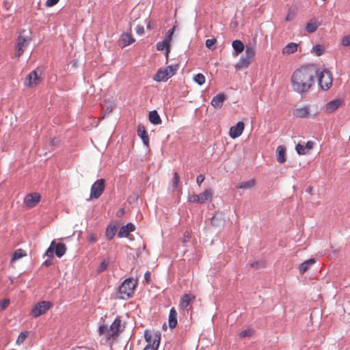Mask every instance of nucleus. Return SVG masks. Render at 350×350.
<instances>
[{"instance_id": "423d86ee", "label": "nucleus", "mask_w": 350, "mask_h": 350, "mask_svg": "<svg viewBox=\"0 0 350 350\" xmlns=\"http://www.w3.org/2000/svg\"><path fill=\"white\" fill-rule=\"evenodd\" d=\"M319 85L323 90H329L332 85L333 77L332 72L327 69H318Z\"/></svg>"}, {"instance_id": "a18cd8bd", "label": "nucleus", "mask_w": 350, "mask_h": 350, "mask_svg": "<svg viewBox=\"0 0 350 350\" xmlns=\"http://www.w3.org/2000/svg\"><path fill=\"white\" fill-rule=\"evenodd\" d=\"M189 201L194 203H200V198L198 194L189 196Z\"/></svg>"}, {"instance_id": "1a4fd4ad", "label": "nucleus", "mask_w": 350, "mask_h": 350, "mask_svg": "<svg viewBox=\"0 0 350 350\" xmlns=\"http://www.w3.org/2000/svg\"><path fill=\"white\" fill-rule=\"evenodd\" d=\"M31 38L29 36H23L20 35L16 44L15 55L17 57H20L24 51L27 49V46L30 44Z\"/></svg>"}, {"instance_id": "dca6fc26", "label": "nucleus", "mask_w": 350, "mask_h": 350, "mask_svg": "<svg viewBox=\"0 0 350 350\" xmlns=\"http://www.w3.org/2000/svg\"><path fill=\"white\" fill-rule=\"evenodd\" d=\"M196 299V296L192 294H184L180 299L179 307L183 310H189L187 307L190 303Z\"/></svg>"}, {"instance_id": "5fc2aeb1", "label": "nucleus", "mask_w": 350, "mask_h": 350, "mask_svg": "<svg viewBox=\"0 0 350 350\" xmlns=\"http://www.w3.org/2000/svg\"><path fill=\"white\" fill-rule=\"evenodd\" d=\"M262 264V263L260 262H256L252 263L251 267H255V268H258L260 267V265Z\"/></svg>"}, {"instance_id": "f257e3e1", "label": "nucleus", "mask_w": 350, "mask_h": 350, "mask_svg": "<svg viewBox=\"0 0 350 350\" xmlns=\"http://www.w3.org/2000/svg\"><path fill=\"white\" fill-rule=\"evenodd\" d=\"M318 68L314 64L301 66L296 69L291 77L293 91L303 94L314 85Z\"/></svg>"}, {"instance_id": "79ce46f5", "label": "nucleus", "mask_w": 350, "mask_h": 350, "mask_svg": "<svg viewBox=\"0 0 350 350\" xmlns=\"http://www.w3.org/2000/svg\"><path fill=\"white\" fill-rule=\"evenodd\" d=\"M252 334H253V331L252 329H247V330H244V331H242L241 332H240L239 336L241 338H245L247 336H252Z\"/></svg>"}, {"instance_id": "20e7f679", "label": "nucleus", "mask_w": 350, "mask_h": 350, "mask_svg": "<svg viewBox=\"0 0 350 350\" xmlns=\"http://www.w3.org/2000/svg\"><path fill=\"white\" fill-rule=\"evenodd\" d=\"M135 287L136 281L134 279H126L119 287V298L122 299L131 298L134 294Z\"/></svg>"}, {"instance_id": "8fccbe9b", "label": "nucleus", "mask_w": 350, "mask_h": 350, "mask_svg": "<svg viewBox=\"0 0 350 350\" xmlns=\"http://www.w3.org/2000/svg\"><path fill=\"white\" fill-rule=\"evenodd\" d=\"M191 232H185V234H184V238H183V242H187L188 240L190 239L191 238Z\"/></svg>"}, {"instance_id": "6ab92c4d", "label": "nucleus", "mask_w": 350, "mask_h": 350, "mask_svg": "<svg viewBox=\"0 0 350 350\" xmlns=\"http://www.w3.org/2000/svg\"><path fill=\"white\" fill-rule=\"evenodd\" d=\"M137 135L142 139L144 145L148 147L149 145V137L144 126L142 124L138 125Z\"/></svg>"}, {"instance_id": "7ed1b4c3", "label": "nucleus", "mask_w": 350, "mask_h": 350, "mask_svg": "<svg viewBox=\"0 0 350 350\" xmlns=\"http://www.w3.org/2000/svg\"><path fill=\"white\" fill-rule=\"evenodd\" d=\"M255 55L256 47L252 44H247L244 53L236 64V68L237 69L247 68L254 61Z\"/></svg>"}, {"instance_id": "2f4dec72", "label": "nucleus", "mask_w": 350, "mask_h": 350, "mask_svg": "<svg viewBox=\"0 0 350 350\" xmlns=\"http://www.w3.org/2000/svg\"><path fill=\"white\" fill-rule=\"evenodd\" d=\"M117 231V228L115 226H109L106 229L105 236L108 240H111Z\"/></svg>"}, {"instance_id": "0eeeda50", "label": "nucleus", "mask_w": 350, "mask_h": 350, "mask_svg": "<svg viewBox=\"0 0 350 350\" xmlns=\"http://www.w3.org/2000/svg\"><path fill=\"white\" fill-rule=\"evenodd\" d=\"M66 247L65 244L62 243H56L55 241H53L49 248L46 250L45 255L49 258H53L54 254H55L57 257L61 258L66 254Z\"/></svg>"}, {"instance_id": "c9c22d12", "label": "nucleus", "mask_w": 350, "mask_h": 350, "mask_svg": "<svg viewBox=\"0 0 350 350\" xmlns=\"http://www.w3.org/2000/svg\"><path fill=\"white\" fill-rule=\"evenodd\" d=\"M216 42H217V40L215 38L208 39L206 40V43H205L206 46L208 49L213 51L215 49V45L216 44Z\"/></svg>"}, {"instance_id": "5701e85b", "label": "nucleus", "mask_w": 350, "mask_h": 350, "mask_svg": "<svg viewBox=\"0 0 350 350\" xmlns=\"http://www.w3.org/2000/svg\"><path fill=\"white\" fill-rule=\"evenodd\" d=\"M168 323L170 327L172 329L175 328L177 325V312L174 307L170 310Z\"/></svg>"}, {"instance_id": "4468645a", "label": "nucleus", "mask_w": 350, "mask_h": 350, "mask_svg": "<svg viewBox=\"0 0 350 350\" xmlns=\"http://www.w3.org/2000/svg\"><path fill=\"white\" fill-rule=\"evenodd\" d=\"M245 128V124L243 122H239L235 126H232L229 131V135L232 139L239 137Z\"/></svg>"}, {"instance_id": "f3484780", "label": "nucleus", "mask_w": 350, "mask_h": 350, "mask_svg": "<svg viewBox=\"0 0 350 350\" xmlns=\"http://www.w3.org/2000/svg\"><path fill=\"white\" fill-rule=\"evenodd\" d=\"M343 100L342 99H335L327 103L325 106V110L327 113H333L340 106L342 105Z\"/></svg>"}, {"instance_id": "c756f323", "label": "nucleus", "mask_w": 350, "mask_h": 350, "mask_svg": "<svg viewBox=\"0 0 350 350\" xmlns=\"http://www.w3.org/2000/svg\"><path fill=\"white\" fill-rule=\"evenodd\" d=\"M148 118L153 124H159L161 123V118L156 110L151 111L149 113Z\"/></svg>"}, {"instance_id": "4be33fe9", "label": "nucleus", "mask_w": 350, "mask_h": 350, "mask_svg": "<svg viewBox=\"0 0 350 350\" xmlns=\"http://www.w3.org/2000/svg\"><path fill=\"white\" fill-rule=\"evenodd\" d=\"M234 52L232 53L233 56L236 57L245 49L243 43L239 40H235L232 43Z\"/></svg>"}, {"instance_id": "37998d69", "label": "nucleus", "mask_w": 350, "mask_h": 350, "mask_svg": "<svg viewBox=\"0 0 350 350\" xmlns=\"http://www.w3.org/2000/svg\"><path fill=\"white\" fill-rule=\"evenodd\" d=\"M180 181V176L177 172L174 174V178L172 180V185L174 187H176Z\"/></svg>"}, {"instance_id": "f704fd0d", "label": "nucleus", "mask_w": 350, "mask_h": 350, "mask_svg": "<svg viewBox=\"0 0 350 350\" xmlns=\"http://www.w3.org/2000/svg\"><path fill=\"white\" fill-rule=\"evenodd\" d=\"M193 81L200 85L205 83V77L204 75L199 73L193 77Z\"/></svg>"}, {"instance_id": "e433bc0d", "label": "nucleus", "mask_w": 350, "mask_h": 350, "mask_svg": "<svg viewBox=\"0 0 350 350\" xmlns=\"http://www.w3.org/2000/svg\"><path fill=\"white\" fill-rule=\"evenodd\" d=\"M295 148L299 154H306L308 152L306 148V146H304L300 144H297Z\"/></svg>"}, {"instance_id": "7c9ffc66", "label": "nucleus", "mask_w": 350, "mask_h": 350, "mask_svg": "<svg viewBox=\"0 0 350 350\" xmlns=\"http://www.w3.org/2000/svg\"><path fill=\"white\" fill-rule=\"evenodd\" d=\"M256 185V181L254 179H250L247 181H243L239 183L237 186L238 189H250L253 188Z\"/></svg>"}, {"instance_id": "052dcab7", "label": "nucleus", "mask_w": 350, "mask_h": 350, "mask_svg": "<svg viewBox=\"0 0 350 350\" xmlns=\"http://www.w3.org/2000/svg\"><path fill=\"white\" fill-rule=\"evenodd\" d=\"M147 27H148V28H150V23L147 25Z\"/></svg>"}, {"instance_id": "603ef678", "label": "nucleus", "mask_w": 350, "mask_h": 350, "mask_svg": "<svg viewBox=\"0 0 350 350\" xmlns=\"http://www.w3.org/2000/svg\"><path fill=\"white\" fill-rule=\"evenodd\" d=\"M144 279L146 281L147 283H150V273L149 271H147L144 274Z\"/></svg>"}, {"instance_id": "393cba45", "label": "nucleus", "mask_w": 350, "mask_h": 350, "mask_svg": "<svg viewBox=\"0 0 350 350\" xmlns=\"http://www.w3.org/2000/svg\"><path fill=\"white\" fill-rule=\"evenodd\" d=\"M298 46L299 44L297 43H288L282 49V54L289 55L291 54L295 53L297 51Z\"/></svg>"}, {"instance_id": "ea45409f", "label": "nucleus", "mask_w": 350, "mask_h": 350, "mask_svg": "<svg viewBox=\"0 0 350 350\" xmlns=\"http://www.w3.org/2000/svg\"><path fill=\"white\" fill-rule=\"evenodd\" d=\"M108 266H109V261L107 260H103L98 268V272L104 271L105 270L107 269Z\"/></svg>"}, {"instance_id": "2eb2a0df", "label": "nucleus", "mask_w": 350, "mask_h": 350, "mask_svg": "<svg viewBox=\"0 0 350 350\" xmlns=\"http://www.w3.org/2000/svg\"><path fill=\"white\" fill-rule=\"evenodd\" d=\"M293 115L299 118H306L310 116V107L308 105L303 106L295 109L293 111Z\"/></svg>"}, {"instance_id": "4c0bfd02", "label": "nucleus", "mask_w": 350, "mask_h": 350, "mask_svg": "<svg viewBox=\"0 0 350 350\" xmlns=\"http://www.w3.org/2000/svg\"><path fill=\"white\" fill-rule=\"evenodd\" d=\"M27 336H28L27 332L21 333L16 340V344L21 345L22 343H23Z\"/></svg>"}, {"instance_id": "412c9836", "label": "nucleus", "mask_w": 350, "mask_h": 350, "mask_svg": "<svg viewBox=\"0 0 350 350\" xmlns=\"http://www.w3.org/2000/svg\"><path fill=\"white\" fill-rule=\"evenodd\" d=\"M225 100V95L223 93H220L214 96L211 100V105L216 108L219 109L222 107L223 103Z\"/></svg>"}, {"instance_id": "de8ad7c7", "label": "nucleus", "mask_w": 350, "mask_h": 350, "mask_svg": "<svg viewBox=\"0 0 350 350\" xmlns=\"http://www.w3.org/2000/svg\"><path fill=\"white\" fill-rule=\"evenodd\" d=\"M205 177L203 174H200L196 178V183L198 185V186H200L204 180Z\"/></svg>"}, {"instance_id": "58836bf2", "label": "nucleus", "mask_w": 350, "mask_h": 350, "mask_svg": "<svg viewBox=\"0 0 350 350\" xmlns=\"http://www.w3.org/2000/svg\"><path fill=\"white\" fill-rule=\"evenodd\" d=\"M175 28H176V26H174L172 29H169L166 33L165 37L164 38V40H166L170 44L172 40V38L174 34V32L175 31Z\"/></svg>"}, {"instance_id": "a211bd4d", "label": "nucleus", "mask_w": 350, "mask_h": 350, "mask_svg": "<svg viewBox=\"0 0 350 350\" xmlns=\"http://www.w3.org/2000/svg\"><path fill=\"white\" fill-rule=\"evenodd\" d=\"M135 230L134 224L132 223H128L126 225L123 226L120 228L118 236L119 237H127L130 232H133Z\"/></svg>"}, {"instance_id": "9d476101", "label": "nucleus", "mask_w": 350, "mask_h": 350, "mask_svg": "<svg viewBox=\"0 0 350 350\" xmlns=\"http://www.w3.org/2000/svg\"><path fill=\"white\" fill-rule=\"evenodd\" d=\"M105 180H97L91 187L90 199H98L105 190Z\"/></svg>"}, {"instance_id": "09e8293b", "label": "nucleus", "mask_w": 350, "mask_h": 350, "mask_svg": "<svg viewBox=\"0 0 350 350\" xmlns=\"http://www.w3.org/2000/svg\"><path fill=\"white\" fill-rule=\"evenodd\" d=\"M136 33L139 35H143L144 33V29L142 25H137L135 28Z\"/></svg>"}, {"instance_id": "a19ab883", "label": "nucleus", "mask_w": 350, "mask_h": 350, "mask_svg": "<svg viewBox=\"0 0 350 350\" xmlns=\"http://www.w3.org/2000/svg\"><path fill=\"white\" fill-rule=\"evenodd\" d=\"M341 44L343 46H350V34L342 37V38L341 39Z\"/></svg>"}, {"instance_id": "6e6d98bb", "label": "nucleus", "mask_w": 350, "mask_h": 350, "mask_svg": "<svg viewBox=\"0 0 350 350\" xmlns=\"http://www.w3.org/2000/svg\"><path fill=\"white\" fill-rule=\"evenodd\" d=\"M88 240L90 242L94 243L96 241V238L94 235L92 234L89 237Z\"/></svg>"}, {"instance_id": "f8f14e48", "label": "nucleus", "mask_w": 350, "mask_h": 350, "mask_svg": "<svg viewBox=\"0 0 350 350\" xmlns=\"http://www.w3.org/2000/svg\"><path fill=\"white\" fill-rule=\"evenodd\" d=\"M41 199V196L39 193H31L27 195L24 199V203L29 208L34 207Z\"/></svg>"}, {"instance_id": "4d7b16f0", "label": "nucleus", "mask_w": 350, "mask_h": 350, "mask_svg": "<svg viewBox=\"0 0 350 350\" xmlns=\"http://www.w3.org/2000/svg\"><path fill=\"white\" fill-rule=\"evenodd\" d=\"M51 261L50 260H46L44 261V265L46 267H49L51 265Z\"/></svg>"}, {"instance_id": "6e6552de", "label": "nucleus", "mask_w": 350, "mask_h": 350, "mask_svg": "<svg viewBox=\"0 0 350 350\" xmlns=\"http://www.w3.org/2000/svg\"><path fill=\"white\" fill-rule=\"evenodd\" d=\"M144 336L148 343L144 350H157L160 344L161 334L159 333L152 334L150 332H146Z\"/></svg>"}, {"instance_id": "a878e982", "label": "nucleus", "mask_w": 350, "mask_h": 350, "mask_svg": "<svg viewBox=\"0 0 350 350\" xmlns=\"http://www.w3.org/2000/svg\"><path fill=\"white\" fill-rule=\"evenodd\" d=\"M277 161L280 163H283L286 161V148L280 145L278 146L276 150Z\"/></svg>"}, {"instance_id": "3c124183", "label": "nucleus", "mask_w": 350, "mask_h": 350, "mask_svg": "<svg viewBox=\"0 0 350 350\" xmlns=\"http://www.w3.org/2000/svg\"><path fill=\"white\" fill-rule=\"evenodd\" d=\"M313 146H314V142H312V141H308V142L306 143V149H307L308 152L309 150H310L311 149H312Z\"/></svg>"}, {"instance_id": "49530a36", "label": "nucleus", "mask_w": 350, "mask_h": 350, "mask_svg": "<svg viewBox=\"0 0 350 350\" xmlns=\"http://www.w3.org/2000/svg\"><path fill=\"white\" fill-rule=\"evenodd\" d=\"M59 1V0H46L45 5L47 8H51L56 5Z\"/></svg>"}, {"instance_id": "13d9d810", "label": "nucleus", "mask_w": 350, "mask_h": 350, "mask_svg": "<svg viewBox=\"0 0 350 350\" xmlns=\"http://www.w3.org/2000/svg\"><path fill=\"white\" fill-rule=\"evenodd\" d=\"M312 188H308V189H307V191H308V193H310L312 192Z\"/></svg>"}, {"instance_id": "473e14b6", "label": "nucleus", "mask_w": 350, "mask_h": 350, "mask_svg": "<svg viewBox=\"0 0 350 350\" xmlns=\"http://www.w3.org/2000/svg\"><path fill=\"white\" fill-rule=\"evenodd\" d=\"M26 256L27 253L23 249H18L14 252L11 262H13Z\"/></svg>"}, {"instance_id": "b1692460", "label": "nucleus", "mask_w": 350, "mask_h": 350, "mask_svg": "<svg viewBox=\"0 0 350 350\" xmlns=\"http://www.w3.org/2000/svg\"><path fill=\"white\" fill-rule=\"evenodd\" d=\"M321 23L316 18H312L306 25L305 29L308 33H313L314 32L318 27L320 26Z\"/></svg>"}, {"instance_id": "cd10ccee", "label": "nucleus", "mask_w": 350, "mask_h": 350, "mask_svg": "<svg viewBox=\"0 0 350 350\" xmlns=\"http://www.w3.org/2000/svg\"><path fill=\"white\" fill-rule=\"evenodd\" d=\"M170 44L164 39L161 42L157 43V49L158 51H163L165 49V57L167 59L170 53Z\"/></svg>"}, {"instance_id": "f03ea898", "label": "nucleus", "mask_w": 350, "mask_h": 350, "mask_svg": "<svg viewBox=\"0 0 350 350\" xmlns=\"http://www.w3.org/2000/svg\"><path fill=\"white\" fill-rule=\"evenodd\" d=\"M122 321L119 317L115 319L109 327L107 325H100L98 328V333L100 336H105L106 342L111 340H115L119 335V333L122 330Z\"/></svg>"}, {"instance_id": "c03bdc74", "label": "nucleus", "mask_w": 350, "mask_h": 350, "mask_svg": "<svg viewBox=\"0 0 350 350\" xmlns=\"http://www.w3.org/2000/svg\"><path fill=\"white\" fill-rule=\"evenodd\" d=\"M10 304L9 299H3L0 302V310H5Z\"/></svg>"}, {"instance_id": "aec40b11", "label": "nucleus", "mask_w": 350, "mask_h": 350, "mask_svg": "<svg viewBox=\"0 0 350 350\" xmlns=\"http://www.w3.org/2000/svg\"><path fill=\"white\" fill-rule=\"evenodd\" d=\"M135 42V39L131 33H125L121 36L120 44L122 46H126Z\"/></svg>"}, {"instance_id": "864d4df0", "label": "nucleus", "mask_w": 350, "mask_h": 350, "mask_svg": "<svg viewBox=\"0 0 350 350\" xmlns=\"http://www.w3.org/2000/svg\"><path fill=\"white\" fill-rule=\"evenodd\" d=\"M293 18H294V14L289 12L286 17V21H291Z\"/></svg>"}, {"instance_id": "ddd939ff", "label": "nucleus", "mask_w": 350, "mask_h": 350, "mask_svg": "<svg viewBox=\"0 0 350 350\" xmlns=\"http://www.w3.org/2000/svg\"><path fill=\"white\" fill-rule=\"evenodd\" d=\"M40 81V78L38 76L37 71L33 70L27 75L25 81V85L29 88L34 87L38 85Z\"/></svg>"}, {"instance_id": "bf43d9fd", "label": "nucleus", "mask_w": 350, "mask_h": 350, "mask_svg": "<svg viewBox=\"0 0 350 350\" xmlns=\"http://www.w3.org/2000/svg\"><path fill=\"white\" fill-rule=\"evenodd\" d=\"M51 143H52L53 144H55V139H53L51 141Z\"/></svg>"}, {"instance_id": "72a5a7b5", "label": "nucleus", "mask_w": 350, "mask_h": 350, "mask_svg": "<svg viewBox=\"0 0 350 350\" xmlns=\"http://www.w3.org/2000/svg\"><path fill=\"white\" fill-rule=\"evenodd\" d=\"M325 48L321 44H316L312 49V53H314L317 56H321L323 54Z\"/></svg>"}, {"instance_id": "9b49d317", "label": "nucleus", "mask_w": 350, "mask_h": 350, "mask_svg": "<svg viewBox=\"0 0 350 350\" xmlns=\"http://www.w3.org/2000/svg\"><path fill=\"white\" fill-rule=\"evenodd\" d=\"M51 306L49 301H42L38 303L31 310V314L33 317H38L44 314Z\"/></svg>"}, {"instance_id": "c85d7f7f", "label": "nucleus", "mask_w": 350, "mask_h": 350, "mask_svg": "<svg viewBox=\"0 0 350 350\" xmlns=\"http://www.w3.org/2000/svg\"><path fill=\"white\" fill-rule=\"evenodd\" d=\"M314 262V258H310L300 264L299 267L300 273L304 274Z\"/></svg>"}, {"instance_id": "bb28decb", "label": "nucleus", "mask_w": 350, "mask_h": 350, "mask_svg": "<svg viewBox=\"0 0 350 350\" xmlns=\"http://www.w3.org/2000/svg\"><path fill=\"white\" fill-rule=\"evenodd\" d=\"M213 191L211 189H207L202 193L198 194L200 198V203L202 204L208 200H211L213 198Z\"/></svg>"}, {"instance_id": "39448f33", "label": "nucleus", "mask_w": 350, "mask_h": 350, "mask_svg": "<svg viewBox=\"0 0 350 350\" xmlns=\"http://www.w3.org/2000/svg\"><path fill=\"white\" fill-rule=\"evenodd\" d=\"M178 68V66L177 64L168 66L165 68H161L154 75L153 79L157 82L167 81L170 78L176 74Z\"/></svg>"}]
</instances>
